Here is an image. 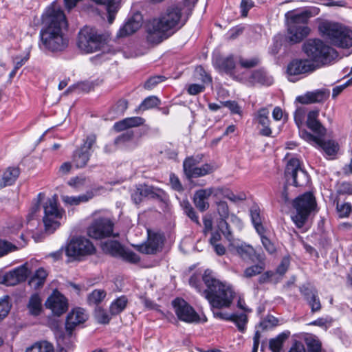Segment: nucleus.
I'll return each instance as SVG.
<instances>
[{"instance_id": "9d476101", "label": "nucleus", "mask_w": 352, "mask_h": 352, "mask_svg": "<svg viewBox=\"0 0 352 352\" xmlns=\"http://www.w3.org/2000/svg\"><path fill=\"white\" fill-rule=\"evenodd\" d=\"M43 208L44 217L43 221L45 230L47 234H52L59 228L60 225L59 220L62 219L65 211L63 209L58 208L56 195L49 198L45 202Z\"/></svg>"}, {"instance_id": "37998d69", "label": "nucleus", "mask_w": 352, "mask_h": 352, "mask_svg": "<svg viewBox=\"0 0 352 352\" xmlns=\"http://www.w3.org/2000/svg\"><path fill=\"white\" fill-rule=\"evenodd\" d=\"M134 138V132L133 130H127L124 133L118 136L114 140V144L116 146H126L128 143L133 141Z\"/></svg>"}, {"instance_id": "774afa93", "label": "nucleus", "mask_w": 352, "mask_h": 352, "mask_svg": "<svg viewBox=\"0 0 352 352\" xmlns=\"http://www.w3.org/2000/svg\"><path fill=\"white\" fill-rule=\"evenodd\" d=\"M165 78L162 76H153L148 78L144 83V88L147 89H151L158 83L164 81Z\"/></svg>"}, {"instance_id": "e2e57ef3", "label": "nucleus", "mask_w": 352, "mask_h": 352, "mask_svg": "<svg viewBox=\"0 0 352 352\" xmlns=\"http://www.w3.org/2000/svg\"><path fill=\"white\" fill-rule=\"evenodd\" d=\"M147 197L158 199L162 200L163 199L164 195H165V192L162 190L160 188H156L151 186L147 185Z\"/></svg>"}, {"instance_id": "a19ab883", "label": "nucleus", "mask_w": 352, "mask_h": 352, "mask_svg": "<svg viewBox=\"0 0 352 352\" xmlns=\"http://www.w3.org/2000/svg\"><path fill=\"white\" fill-rule=\"evenodd\" d=\"M203 158L202 155H197L190 156L186 158L183 162V169L184 173L190 171L193 168L198 166V164L201 162Z\"/></svg>"}, {"instance_id": "7ed1b4c3", "label": "nucleus", "mask_w": 352, "mask_h": 352, "mask_svg": "<svg viewBox=\"0 0 352 352\" xmlns=\"http://www.w3.org/2000/svg\"><path fill=\"white\" fill-rule=\"evenodd\" d=\"M320 12L318 7H306L300 12L291 10L285 14L287 25V41L291 44L299 43L307 37L311 29L308 26L310 18L317 16Z\"/></svg>"}, {"instance_id": "f3484780", "label": "nucleus", "mask_w": 352, "mask_h": 352, "mask_svg": "<svg viewBox=\"0 0 352 352\" xmlns=\"http://www.w3.org/2000/svg\"><path fill=\"white\" fill-rule=\"evenodd\" d=\"M29 274L28 268L23 265L6 273L2 277L1 283L7 286H14L25 281Z\"/></svg>"}, {"instance_id": "3c124183", "label": "nucleus", "mask_w": 352, "mask_h": 352, "mask_svg": "<svg viewBox=\"0 0 352 352\" xmlns=\"http://www.w3.org/2000/svg\"><path fill=\"white\" fill-rule=\"evenodd\" d=\"M160 101L156 96H148L139 106V109L145 111L160 104Z\"/></svg>"}, {"instance_id": "ea45409f", "label": "nucleus", "mask_w": 352, "mask_h": 352, "mask_svg": "<svg viewBox=\"0 0 352 352\" xmlns=\"http://www.w3.org/2000/svg\"><path fill=\"white\" fill-rule=\"evenodd\" d=\"M147 185L139 184L131 192V199L135 204H140L144 197H147Z\"/></svg>"}, {"instance_id": "c85d7f7f", "label": "nucleus", "mask_w": 352, "mask_h": 352, "mask_svg": "<svg viewBox=\"0 0 352 352\" xmlns=\"http://www.w3.org/2000/svg\"><path fill=\"white\" fill-rule=\"evenodd\" d=\"M256 261L258 262L257 264L250 266L244 270L243 274L244 278H252L261 274L263 271H264L265 268L264 254H258L257 256V259L255 260V262Z\"/></svg>"}, {"instance_id": "7c9ffc66", "label": "nucleus", "mask_w": 352, "mask_h": 352, "mask_svg": "<svg viewBox=\"0 0 352 352\" xmlns=\"http://www.w3.org/2000/svg\"><path fill=\"white\" fill-rule=\"evenodd\" d=\"M216 167L210 164H204L201 166L193 168L190 171L184 173L188 179L204 177L214 171Z\"/></svg>"}, {"instance_id": "6e6552de", "label": "nucleus", "mask_w": 352, "mask_h": 352, "mask_svg": "<svg viewBox=\"0 0 352 352\" xmlns=\"http://www.w3.org/2000/svg\"><path fill=\"white\" fill-rule=\"evenodd\" d=\"M104 41V36L96 29L85 26L78 33L77 45L82 52L93 53L100 50Z\"/></svg>"}, {"instance_id": "72a5a7b5", "label": "nucleus", "mask_w": 352, "mask_h": 352, "mask_svg": "<svg viewBox=\"0 0 352 352\" xmlns=\"http://www.w3.org/2000/svg\"><path fill=\"white\" fill-rule=\"evenodd\" d=\"M20 174V170L19 168L16 167H9L8 169L3 173L2 177L3 184H1V186H6L12 185L16 179L18 178Z\"/></svg>"}, {"instance_id": "393cba45", "label": "nucleus", "mask_w": 352, "mask_h": 352, "mask_svg": "<svg viewBox=\"0 0 352 352\" xmlns=\"http://www.w3.org/2000/svg\"><path fill=\"white\" fill-rule=\"evenodd\" d=\"M269 114L270 112L267 108H261L257 111L255 117L258 123L263 126L259 131V133L263 136L270 137L272 134Z\"/></svg>"}, {"instance_id": "de8ad7c7", "label": "nucleus", "mask_w": 352, "mask_h": 352, "mask_svg": "<svg viewBox=\"0 0 352 352\" xmlns=\"http://www.w3.org/2000/svg\"><path fill=\"white\" fill-rule=\"evenodd\" d=\"M106 296V292L102 289H95L88 296L87 300L89 305L100 303Z\"/></svg>"}, {"instance_id": "1a4fd4ad", "label": "nucleus", "mask_w": 352, "mask_h": 352, "mask_svg": "<svg viewBox=\"0 0 352 352\" xmlns=\"http://www.w3.org/2000/svg\"><path fill=\"white\" fill-rule=\"evenodd\" d=\"M293 206L296 214L292 217V220L300 228L305 225L311 212L316 208V199L311 192H305L294 201Z\"/></svg>"}, {"instance_id": "4be33fe9", "label": "nucleus", "mask_w": 352, "mask_h": 352, "mask_svg": "<svg viewBox=\"0 0 352 352\" xmlns=\"http://www.w3.org/2000/svg\"><path fill=\"white\" fill-rule=\"evenodd\" d=\"M319 111L313 110L308 113L307 119V126L316 135L320 138H324L326 134V129L318 120Z\"/></svg>"}, {"instance_id": "473e14b6", "label": "nucleus", "mask_w": 352, "mask_h": 352, "mask_svg": "<svg viewBox=\"0 0 352 352\" xmlns=\"http://www.w3.org/2000/svg\"><path fill=\"white\" fill-rule=\"evenodd\" d=\"M252 83H258L263 85H271L273 83V78L265 71L259 69L254 71L250 77Z\"/></svg>"}, {"instance_id": "49530a36", "label": "nucleus", "mask_w": 352, "mask_h": 352, "mask_svg": "<svg viewBox=\"0 0 352 352\" xmlns=\"http://www.w3.org/2000/svg\"><path fill=\"white\" fill-rule=\"evenodd\" d=\"M316 145L322 148L329 155H332L337 152V145L333 141H324L322 138H320Z\"/></svg>"}, {"instance_id": "0eeeda50", "label": "nucleus", "mask_w": 352, "mask_h": 352, "mask_svg": "<svg viewBox=\"0 0 352 352\" xmlns=\"http://www.w3.org/2000/svg\"><path fill=\"white\" fill-rule=\"evenodd\" d=\"M286 183L282 192V199L286 203L289 201L287 195V186L293 185L296 187L306 185L309 182L307 173L301 168L300 160L297 158L290 159L285 170Z\"/></svg>"}, {"instance_id": "b1692460", "label": "nucleus", "mask_w": 352, "mask_h": 352, "mask_svg": "<svg viewBox=\"0 0 352 352\" xmlns=\"http://www.w3.org/2000/svg\"><path fill=\"white\" fill-rule=\"evenodd\" d=\"M319 111L313 110L308 113L307 119V126L316 135L320 138H324L326 134V129L318 120Z\"/></svg>"}, {"instance_id": "f257e3e1", "label": "nucleus", "mask_w": 352, "mask_h": 352, "mask_svg": "<svg viewBox=\"0 0 352 352\" xmlns=\"http://www.w3.org/2000/svg\"><path fill=\"white\" fill-rule=\"evenodd\" d=\"M43 24L39 32V47L52 52L65 50L68 45V39L64 34L67 28V21L63 10L52 5L42 16Z\"/></svg>"}, {"instance_id": "13d9d810", "label": "nucleus", "mask_w": 352, "mask_h": 352, "mask_svg": "<svg viewBox=\"0 0 352 352\" xmlns=\"http://www.w3.org/2000/svg\"><path fill=\"white\" fill-rule=\"evenodd\" d=\"M308 352H321L320 342L314 338H308L306 339Z\"/></svg>"}, {"instance_id": "69168bd1", "label": "nucleus", "mask_w": 352, "mask_h": 352, "mask_svg": "<svg viewBox=\"0 0 352 352\" xmlns=\"http://www.w3.org/2000/svg\"><path fill=\"white\" fill-rule=\"evenodd\" d=\"M300 292L307 300H309L313 296L318 294L316 289L309 285L300 287Z\"/></svg>"}, {"instance_id": "052dcab7", "label": "nucleus", "mask_w": 352, "mask_h": 352, "mask_svg": "<svg viewBox=\"0 0 352 352\" xmlns=\"http://www.w3.org/2000/svg\"><path fill=\"white\" fill-rule=\"evenodd\" d=\"M102 187L94 188L91 190L87 191L85 194L79 195L77 197L78 204L81 202H87L91 199H92L95 195H96Z\"/></svg>"}, {"instance_id": "dca6fc26", "label": "nucleus", "mask_w": 352, "mask_h": 352, "mask_svg": "<svg viewBox=\"0 0 352 352\" xmlns=\"http://www.w3.org/2000/svg\"><path fill=\"white\" fill-rule=\"evenodd\" d=\"M228 248L230 252L236 254L245 261L255 262L257 256L261 254L257 253L252 245L245 243L231 242V243H229Z\"/></svg>"}, {"instance_id": "bf43d9fd", "label": "nucleus", "mask_w": 352, "mask_h": 352, "mask_svg": "<svg viewBox=\"0 0 352 352\" xmlns=\"http://www.w3.org/2000/svg\"><path fill=\"white\" fill-rule=\"evenodd\" d=\"M336 210L340 217H346L351 212V206L349 203L340 204L339 202L337 201Z\"/></svg>"}, {"instance_id": "4c0bfd02", "label": "nucleus", "mask_w": 352, "mask_h": 352, "mask_svg": "<svg viewBox=\"0 0 352 352\" xmlns=\"http://www.w3.org/2000/svg\"><path fill=\"white\" fill-rule=\"evenodd\" d=\"M128 303V300L125 296H122L113 301L110 305V313L116 316L124 310Z\"/></svg>"}, {"instance_id": "ddd939ff", "label": "nucleus", "mask_w": 352, "mask_h": 352, "mask_svg": "<svg viewBox=\"0 0 352 352\" xmlns=\"http://www.w3.org/2000/svg\"><path fill=\"white\" fill-rule=\"evenodd\" d=\"M172 305L177 318L188 323L198 322L200 320L199 316L186 301L182 298H177Z\"/></svg>"}, {"instance_id": "79ce46f5", "label": "nucleus", "mask_w": 352, "mask_h": 352, "mask_svg": "<svg viewBox=\"0 0 352 352\" xmlns=\"http://www.w3.org/2000/svg\"><path fill=\"white\" fill-rule=\"evenodd\" d=\"M25 352H54V346L47 341H41L35 343Z\"/></svg>"}, {"instance_id": "2eb2a0df", "label": "nucleus", "mask_w": 352, "mask_h": 352, "mask_svg": "<svg viewBox=\"0 0 352 352\" xmlns=\"http://www.w3.org/2000/svg\"><path fill=\"white\" fill-rule=\"evenodd\" d=\"M45 306L51 309L54 315L59 316L67 311L68 302L63 294L58 291L54 290L47 298Z\"/></svg>"}, {"instance_id": "5fc2aeb1", "label": "nucleus", "mask_w": 352, "mask_h": 352, "mask_svg": "<svg viewBox=\"0 0 352 352\" xmlns=\"http://www.w3.org/2000/svg\"><path fill=\"white\" fill-rule=\"evenodd\" d=\"M216 206L220 219H228L230 213L228 204L224 201H216Z\"/></svg>"}, {"instance_id": "20e7f679", "label": "nucleus", "mask_w": 352, "mask_h": 352, "mask_svg": "<svg viewBox=\"0 0 352 352\" xmlns=\"http://www.w3.org/2000/svg\"><path fill=\"white\" fill-rule=\"evenodd\" d=\"M202 279L206 286V289L203 291V295L208 300L210 307H230L235 296L232 285L214 278L212 272L209 270L204 272Z\"/></svg>"}, {"instance_id": "58836bf2", "label": "nucleus", "mask_w": 352, "mask_h": 352, "mask_svg": "<svg viewBox=\"0 0 352 352\" xmlns=\"http://www.w3.org/2000/svg\"><path fill=\"white\" fill-rule=\"evenodd\" d=\"M289 332H283L278 335L276 338H272L269 342V346L272 352H280L283 342L289 337Z\"/></svg>"}, {"instance_id": "c756f323", "label": "nucleus", "mask_w": 352, "mask_h": 352, "mask_svg": "<svg viewBox=\"0 0 352 352\" xmlns=\"http://www.w3.org/2000/svg\"><path fill=\"white\" fill-rule=\"evenodd\" d=\"M91 155V152L78 148L73 154L72 162L77 168L85 167Z\"/></svg>"}, {"instance_id": "5701e85b", "label": "nucleus", "mask_w": 352, "mask_h": 352, "mask_svg": "<svg viewBox=\"0 0 352 352\" xmlns=\"http://www.w3.org/2000/svg\"><path fill=\"white\" fill-rule=\"evenodd\" d=\"M319 111L313 110L308 113L307 119V126L316 135L320 138H324L326 134V129L318 120Z\"/></svg>"}, {"instance_id": "c03bdc74", "label": "nucleus", "mask_w": 352, "mask_h": 352, "mask_svg": "<svg viewBox=\"0 0 352 352\" xmlns=\"http://www.w3.org/2000/svg\"><path fill=\"white\" fill-rule=\"evenodd\" d=\"M213 195L214 197H223L230 199L232 201L236 200H242L243 198L236 197L232 192L228 188H213Z\"/></svg>"}, {"instance_id": "4d7b16f0", "label": "nucleus", "mask_w": 352, "mask_h": 352, "mask_svg": "<svg viewBox=\"0 0 352 352\" xmlns=\"http://www.w3.org/2000/svg\"><path fill=\"white\" fill-rule=\"evenodd\" d=\"M95 317L97 321L100 324H108L111 320L109 315L101 307H97L96 309Z\"/></svg>"}, {"instance_id": "2f4dec72", "label": "nucleus", "mask_w": 352, "mask_h": 352, "mask_svg": "<svg viewBox=\"0 0 352 352\" xmlns=\"http://www.w3.org/2000/svg\"><path fill=\"white\" fill-rule=\"evenodd\" d=\"M47 276L46 270L41 267L35 272L33 276L29 280L28 284L34 289H37L43 285Z\"/></svg>"}, {"instance_id": "6ab92c4d", "label": "nucleus", "mask_w": 352, "mask_h": 352, "mask_svg": "<svg viewBox=\"0 0 352 352\" xmlns=\"http://www.w3.org/2000/svg\"><path fill=\"white\" fill-rule=\"evenodd\" d=\"M143 17L140 12L135 13L129 18L125 24L120 29L118 37H124L135 33L142 25Z\"/></svg>"}, {"instance_id": "39448f33", "label": "nucleus", "mask_w": 352, "mask_h": 352, "mask_svg": "<svg viewBox=\"0 0 352 352\" xmlns=\"http://www.w3.org/2000/svg\"><path fill=\"white\" fill-rule=\"evenodd\" d=\"M318 31L323 38L335 46L342 48L352 46V31L340 23L320 20Z\"/></svg>"}, {"instance_id": "4468645a", "label": "nucleus", "mask_w": 352, "mask_h": 352, "mask_svg": "<svg viewBox=\"0 0 352 352\" xmlns=\"http://www.w3.org/2000/svg\"><path fill=\"white\" fill-rule=\"evenodd\" d=\"M164 236L160 232H151L148 230V239L139 246L138 250L144 254H154L160 252L163 246Z\"/></svg>"}, {"instance_id": "e433bc0d", "label": "nucleus", "mask_w": 352, "mask_h": 352, "mask_svg": "<svg viewBox=\"0 0 352 352\" xmlns=\"http://www.w3.org/2000/svg\"><path fill=\"white\" fill-rule=\"evenodd\" d=\"M250 216L252 222L258 234H262L263 232L266 231L262 224L260 209L258 207L255 206L251 208Z\"/></svg>"}, {"instance_id": "412c9836", "label": "nucleus", "mask_w": 352, "mask_h": 352, "mask_svg": "<svg viewBox=\"0 0 352 352\" xmlns=\"http://www.w3.org/2000/svg\"><path fill=\"white\" fill-rule=\"evenodd\" d=\"M213 192V188L200 189L195 192L193 201L199 211L204 212L209 208L210 204L208 200Z\"/></svg>"}, {"instance_id": "0e129e2a", "label": "nucleus", "mask_w": 352, "mask_h": 352, "mask_svg": "<svg viewBox=\"0 0 352 352\" xmlns=\"http://www.w3.org/2000/svg\"><path fill=\"white\" fill-rule=\"evenodd\" d=\"M120 256L131 263H137L140 261V258L138 254L131 252L123 250Z\"/></svg>"}, {"instance_id": "680f3d73", "label": "nucleus", "mask_w": 352, "mask_h": 352, "mask_svg": "<svg viewBox=\"0 0 352 352\" xmlns=\"http://www.w3.org/2000/svg\"><path fill=\"white\" fill-rule=\"evenodd\" d=\"M260 60L257 57H254L250 59H245L241 57L239 59V63L240 65L246 69H250L256 67L258 65Z\"/></svg>"}, {"instance_id": "c9c22d12", "label": "nucleus", "mask_w": 352, "mask_h": 352, "mask_svg": "<svg viewBox=\"0 0 352 352\" xmlns=\"http://www.w3.org/2000/svg\"><path fill=\"white\" fill-rule=\"evenodd\" d=\"M28 308L31 315L38 316L41 311V299L38 294L32 295L30 298Z\"/></svg>"}, {"instance_id": "aec40b11", "label": "nucleus", "mask_w": 352, "mask_h": 352, "mask_svg": "<svg viewBox=\"0 0 352 352\" xmlns=\"http://www.w3.org/2000/svg\"><path fill=\"white\" fill-rule=\"evenodd\" d=\"M87 319V314L82 309L78 308L72 310L67 315L65 322L66 331L72 334L76 326L83 323Z\"/></svg>"}, {"instance_id": "a18cd8bd", "label": "nucleus", "mask_w": 352, "mask_h": 352, "mask_svg": "<svg viewBox=\"0 0 352 352\" xmlns=\"http://www.w3.org/2000/svg\"><path fill=\"white\" fill-rule=\"evenodd\" d=\"M227 219H220L218 222V228L226 237V239L229 241L230 243L231 242H234V239L232 235V233L230 230V228L229 224L228 223Z\"/></svg>"}, {"instance_id": "09e8293b", "label": "nucleus", "mask_w": 352, "mask_h": 352, "mask_svg": "<svg viewBox=\"0 0 352 352\" xmlns=\"http://www.w3.org/2000/svg\"><path fill=\"white\" fill-rule=\"evenodd\" d=\"M230 321L234 322L239 330L243 332L245 329V324L248 322L247 316L245 314H231Z\"/></svg>"}, {"instance_id": "8fccbe9b", "label": "nucleus", "mask_w": 352, "mask_h": 352, "mask_svg": "<svg viewBox=\"0 0 352 352\" xmlns=\"http://www.w3.org/2000/svg\"><path fill=\"white\" fill-rule=\"evenodd\" d=\"M11 307L12 305L9 302L8 296H4L3 298H0V321L8 316Z\"/></svg>"}, {"instance_id": "f704fd0d", "label": "nucleus", "mask_w": 352, "mask_h": 352, "mask_svg": "<svg viewBox=\"0 0 352 352\" xmlns=\"http://www.w3.org/2000/svg\"><path fill=\"white\" fill-rule=\"evenodd\" d=\"M102 248L104 252L113 256H120L124 250L121 244L116 241H108L102 244Z\"/></svg>"}, {"instance_id": "6e6d98bb", "label": "nucleus", "mask_w": 352, "mask_h": 352, "mask_svg": "<svg viewBox=\"0 0 352 352\" xmlns=\"http://www.w3.org/2000/svg\"><path fill=\"white\" fill-rule=\"evenodd\" d=\"M16 250L17 248L15 245H13L6 240H0V257Z\"/></svg>"}, {"instance_id": "423d86ee", "label": "nucleus", "mask_w": 352, "mask_h": 352, "mask_svg": "<svg viewBox=\"0 0 352 352\" xmlns=\"http://www.w3.org/2000/svg\"><path fill=\"white\" fill-rule=\"evenodd\" d=\"M308 60L318 65H324L336 56V52L319 38L307 39L302 47Z\"/></svg>"}, {"instance_id": "a878e982", "label": "nucleus", "mask_w": 352, "mask_h": 352, "mask_svg": "<svg viewBox=\"0 0 352 352\" xmlns=\"http://www.w3.org/2000/svg\"><path fill=\"white\" fill-rule=\"evenodd\" d=\"M214 64L221 72L230 76L234 74L236 63L232 55L216 58Z\"/></svg>"}, {"instance_id": "864d4df0", "label": "nucleus", "mask_w": 352, "mask_h": 352, "mask_svg": "<svg viewBox=\"0 0 352 352\" xmlns=\"http://www.w3.org/2000/svg\"><path fill=\"white\" fill-rule=\"evenodd\" d=\"M97 136L94 133L88 134L83 140V143L80 146V148L85 151H91L92 147L96 143Z\"/></svg>"}, {"instance_id": "a211bd4d", "label": "nucleus", "mask_w": 352, "mask_h": 352, "mask_svg": "<svg viewBox=\"0 0 352 352\" xmlns=\"http://www.w3.org/2000/svg\"><path fill=\"white\" fill-rule=\"evenodd\" d=\"M316 68L315 64L308 59H294L287 65V72L290 76H296L314 72Z\"/></svg>"}, {"instance_id": "603ef678", "label": "nucleus", "mask_w": 352, "mask_h": 352, "mask_svg": "<svg viewBox=\"0 0 352 352\" xmlns=\"http://www.w3.org/2000/svg\"><path fill=\"white\" fill-rule=\"evenodd\" d=\"M265 231L263 232L262 234H258L261 237L262 245L265 250L270 254H272L276 252V248L274 243L265 235Z\"/></svg>"}, {"instance_id": "cd10ccee", "label": "nucleus", "mask_w": 352, "mask_h": 352, "mask_svg": "<svg viewBox=\"0 0 352 352\" xmlns=\"http://www.w3.org/2000/svg\"><path fill=\"white\" fill-rule=\"evenodd\" d=\"M326 98V93L322 90L307 92L296 98V101L301 104H311L322 102Z\"/></svg>"}, {"instance_id": "f03ea898", "label": "nucleus", "mask_w": 352, "mask_h": 352, "mask_svg": "<svg viewBox=\"0 0 352 352\" xmlns=\"http://www.w3.org/2000/svg\"><path fill=\"white\" fill-rule=\"evenodd\" d=\"M182 9L179 4H171L160 16L150 21L146 26L147 41L158 44L181 28L184 25L182 21Z\"/></svg>"}, {"instance_id": "f8f14e48", "label": "nucleus", "mask_w": 352, "mask_h": 352, "mask_svg": "<svg viewBox=\"0 0 352 352\" xmlns=\"http://www.w3.org/2000/svg\"><path fill=\"white\" fill-rule=\"evenodd\" d=\"M113 223L108 218H98L88 228V235L94 239H100L113 235Z\"/></svg>"}, {"instance_id": "bb28decb", "label": "nucleus", "mask_w": 352, "mask_h": 352, "mask_svg": "<svg viewBox=\"0 0 352 352\" xmlns=\"http://www.w3.org/2000/svg\"><path fill=\"white\" fill-rule=\"evenodd\" d=\"M144 120L141 117H131L124 118L119 122H116L113 125V129L117 132L125 131L132 127H137L143 124Z\"/></svg>"}, {"instance_id": "338daca9", "label": "nucleus", "mask_w": 352, "mask_h": 352, "mask_svg": "<svg viewBox=\"0 0 352 352\" xmlns=\"http://www.w3.org/2000/svg\"><path fill=\"white\" fill-rule=\"evenodd\" d=\"M87 179L85 177H76L71 178L68 184L76 188H81L87 185Z\"/></svg>"}, {"instance_id": "9b49d317", "label": "nucleus", "mask_w": 352, "mask_h": 352, "mask_svg": "<svg viewBox=\"0 0 352 352\" xmlns=\"http://www.w3.org/2000/svg\"><path fill=\"white\" fill-rule=\"evenodd\" d=\"M96 248L93 243L85 237H74L65 248L66 255L71 258L79 260L80 257L91 255Z\"/></svg>"}]
</instances>
